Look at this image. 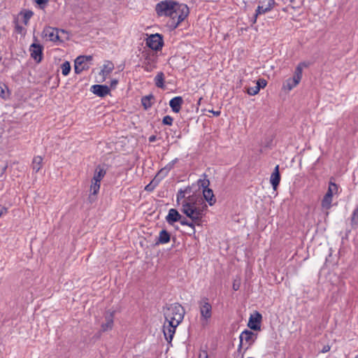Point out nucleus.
Masks as SVG:
<instances>
[{
    "mask_svg": "<svg viewBox=\"0 0 358 358\" xmlns=\"http://www.w3.org/2000/svg\"><path fill=\"white\" fill-rule=\"evenodd\" d=\"M191 190L189 187H187L184 190L180 189L176 195V201L178 204L181 205V202L184 201L185 199H187V196H186L187 194L190 195Z\"/></svg>",
    "mask_w": 358,
    "mask_h": 358,
    "instance_id": "24",
    "label": "nucleus"
},
{
    "mask_svg": "<svg viewBox=\"0 0 358 358\" xmlns=\"http://www.w3.org/2000/svg\"><path fill=\"white\" fill-rule=\"evenodd\" d=\"M207 205L202 198L196 194L188 195L181 202V211L196 225H201Z\"/></svg>",
    "mask_w": 358,
    "mask_h": 358,
    "instance_id": "1",
    "label": "nucleus"
},
{
    "mask_svg": "<svg viewBox=\"0 0 358 358\" xmlns=\"http://www.w3.org/2000/svg\"><path fill=\"white\" fill-rule=\"evenodd\" d=\"M43 37L46 41L56 42L59 41V30L57 29L48 27L43 31Z\"/></svg>",
    "mask_w": 358,
    "mask_h": 358,
    "instance_id": "13",
    "label": "nucleus"
},
{
    "mask_svg": "<svg viewBox=\"0 0 358 358\" xmlns=\"http://www.w3.org/2000/svg\"><path fill=\"white\" fill-rule=\"evenodd\" d=\"M4 93V91L3 89H1V94H3Z\"/></svg>",
    "mask_w": 358,
    "mask_h": 358,
    "instance_id": "50",
    "label": "nucleus"
},
{
    "mask_svg": "<svg viewBox=\"0 0 358 358\" xmlns=\"http://www.w3.org/2000/svg\"><path fill=\"white\" fill-rule=\"evenodd\" d=\"M248 358H253V357H248Z\"/></svg>",
    "mask_w": 358,
    "mask_h": 358,
    "instance_id": "53",
    "label": "nucleus"
},
{
    "mask_svg": "<svg viewBox=\"0 0 358 358\" xmlns=\"http://www.w3.org/2000/svg\"><path fill=\"white\" fill-rule=\"evenodd\" d=\"M297 84H296L292 79L288 78L284 82L282 85V88L288 91H290Z\"/></svg>",
    "mask_w": 358,
    "mask_h": 358,
    "instance_id": "32",
    "label": "nucleus"
},
{
    "mask_svg": "<svg viewBox=\"0 0 358 358\" xmlns=\"http://www.w3.org/2000/svg\"><path fill=\"white\" fill-rule=\"evenodd\" d=\"M163 171H164V170H163V169H162V170H161V171L159 172L158 175L161 174Z\"/></svg>",
    "mask_w": 358,
    "mask_h": 358,
    "instance_id": "51",
    "label": "nucleus"
},
{
    "mask_svg": "<svg viewBox=\"0 0 358 358\" xmlns=\"http://www.w3.org/2000/svg\"><path fill=\"white\" fill-rule=\"evenodd\" d=\"M173 119L172 117H171L169 115H166L164 117V118L162 120V123L164 124L171 126L173 124Z\"/></svg>",
    "mask_w": 358,
    "mask_h": 358,
    "instance_id": "36",
    "label": "nucleus"
},
{
    "mask_svg": "<svg viewBox=\"0 0 358 358\" xmlns=\"http://www.w3.org/2000/svg\"><path fill=\"white\" fill-rule=\"evenodd\" d=\"M156 140V136H151L149 137V141L150 142H154Z\"/></svg>",
    "mask_w": 358,
    "mask_h": 358,
    "instance_id": "44",
    "label": "nucleus"
},
{
    "mask_svg": "<svg viewBox=\"0 0 358 358\" xmlns=\"http://www.w3.org/2000/svg\"><path fill=\"white\" fill-rule=\"evenodd\" d=\"M153 182L152 181L150 184L145 186V189L148 192H151L154 189L155 185H153Z\"/></svg>",
    "mask_w": 358,
    "mask_h": 358,
    "instance_id": "39",
    "label": "nucleus"
},
{
    "mask_svg": "<svg viewBox=\"0 0 358 358\" xmlns=\"http://www.w3.org/2000/svg\"><path fill=\"white\" fill-rule=\"evenodd\" d=\"M157 57L155 54L147 53L142 67L147 72H152L157 68Z\"/></svg>",
    "mask_w": 358,
    "mask_h": 358,
    "instance_id": "11",
    "label": "nucleus"
},
{
    "mask_svg": "<svg viewBox=\"0 0 358 358\" xmlns=\"http://www.w3.org/2000/svg\"><path fill=\"white\" fill-rule=\"evenodd\" d=\"M337 194H338V186L335 182L329 181L328 189L321 201L322 208L325 210H329L331 208L333 196Z\"/></svg>",
    "mask_w": 358,
    "mask_h": 358,
    "instance_id": "4",
    "label": "nucleus"
},
{
    "mask_svg": "<svg viewBox=\"0 0 358 358\" xmlns=\"http://www.w3.org/2000/svg\"><path fill=\"white\" fill-rule=\"evenodd\" d=\"M164 42L162 36L159 34H151L146 39V45L154 50H159L163 46Z\"/></svg>",
    "mask_w": 358,
    "mask_h": 358,
    "instance_id": "10",
    "label": "nucleus"
},
{
    "mask_svg": "<svg viewBox=\"0 0 358 358\" xmlns=\"http://www.w3.org/2000/svg\"><path fill=\"white\" fill-rule=\"evenodd\" d=\"M176 161H177V159H174V160L172 162V164H171H171H169V170H170V169L172 168L173 165L176 162Z\"/></svg>",
    "mask_w": 358,
    "mask_h": 358,
    "instance_id": "46",
    "label": "nucleus"
},
{
    "mask_svg": "<svg viewBox=\"0 0 358 358\" xmlns=\"http://www.w3.org/2000/svg\"><path fill=\"white\" fill-rule=\"evenodd\" d=\"M62 73L64 76L69 75L71 71V65L69 62H65L61 65Z\"/></svg>",
    "mask_w": 358,
    "mask_h": 358,
    "instance_id": "34",
    "label": "nucleus"
},
{
    "mask_svg": "<svg viewBox=\"0 0 358 358\" xmlns=\"http://www.w3.org/2000/svg\"><path fill=\"white\" fill-rule=\"evenodd\" d=\"M199 358H208V352L206 350L200 351Z\"/></svg>",
    "mask_w": 358,
    "mask_h": 358,
    "instance_id": "40",
    "label": "nucleus"
},
{
    "mask_svg": "<svg viewBox=\"0 0 358 358\" xmlns=\"http://www.w3.org/2000/svg\"><path fill=\"white\" fill-rule=\"evenodd\" d=\"M262 320V315L256 312L255 315H251L249 319L248 327L253 330H259L260 329V322Z\"/></svg>",
    "mask_w": 358,
    "mask_h": 358,
    "instance_id": "16",
    "label": "nucleus"
},
{
    "mask_svg": "<svg viewBox=\"0 0 358 358\" xmlns=\"http://www.w3.org/2000/svg\"><path fill=\"white\" fill-rule=\"evenodd\" d=\"M275 2L274 0H264L260 1L252 20V24L256 23L257 17L259 15L271 11L275 7Z\"/></svg>",
    "mask_w": 358,
    "mask_h": 358,
    "instance_id": "7",
    "label": "nucleus"
},
{
    "mask_svg": "<svg viewBox=\"0 0 358 358\" xmlns=\"http://www.w3.org/2000/svg\"><path fill=\"white\" fill-rule=\"evenodd\" d=\"M350 224L353 229H357L358 227V207L355 208L352 211L350 218Z\"/></svg>",
    "mask_w": 358,
    "mask_h": 358,
    "instance_id": "29",
    "label": "nucleus"
},
{
    "mask_svg": "<svg viewBox=\"0 0 358 358\" xmlns=\"http://www.w3.org/2000/svg\"><path fill=\"white\" fill-rule=\"evenodd\" d=\"M170 241V234L166 230H162L159 232V235L158 237V240L157 241V244H165L169 243Z\"/></svg>",
    "mask_w": 358,
    "mask_h": 358,
    "instance_id": "25",
    "label": "nucleus"
},
{
    "mask_svg": "<svg viewBox=\"0 0 358 358\" xmlns=\"http://www.w3.org/2000/svg\"><path fill=\"white\" fill-rule=\"evenodd\" d=\"M35 2L38 4L41 8H43L48 2V0H35Z\"/></svg>",
    "mask_w": 358,
    "mask_h": 358,
    "instance_id": "38",
    "label": "nucleus"
},
{
    "mask_svg": "<svg viewBox=\"0 0 358 358\" xmlns=\"http://www.w3.org/2000/svg\"><path fill=\"white\" fill-rule=\"evenodd\" d=\"M306 66L305 63H300L296 66L293 78H290L296 84H299L302 78L303 67Z\"/></svg>",
    "mask_w": 358,
    "mask_h": 358,
    "instance_id": "21",
    "label": "nucleus"
},
{
    "mask_svg": "<svg viewBox=\"0 0 358 358\" xmlns=\"http://www.w3.org/2000/svg\"><path fill=\"white\" fill-rule=\"evenodd\" d=\"M259 92V87L255 85L254 87H250L247 89V93L250 95L254 96Z\"/></svg>",
    "mask_w": 358,
    "mask_h": 358,
    "instance_id": "35",
    "label": "nucleus"
},
{
    "mask_svg": "<svg viewBox=\"0 0 358 358\" xmlns=\"http://www.w3.org/2000/svg\"><path fill=\"white\" fill-rule=\"evenodd\" d=\"M198 184L203 188V195L205 200L209 203L210 206L215 204L216 199L215 198L213 192L211 189L208 188L210 181L206 178L199 179Z\"/></svg>",
    "mask_w": 358,
    "mask_h": 358,
    "instance_id": "8",
    "label": "nucleus"
},
{
    "mask_svg": "<svg viewBox=\"0 0 358 358\" xmlns=\"http://www.w3.org/2000/svg\"><path fill=\"white\" fill-rule=\"evenodd\" d=\"M43 166V158L41 156H36L32 161V169L35 172L41 170Z\"/></svg>",
    "mask_w": 358,
    "mask_h": 358,
    "instance_id": "27",
    "label": "nucleus"
},
{
    "mask_svg": "<svg viewBox=\"0 0 358 358\" xmlns=\"http://www.w3.org/2000/svg\"><path fill=\"white\" fill-rule=\"evenodd\" d=\"M154 99L155 97L152 94H149L142 97L141 103L145 110L150 108L152 106V100H154Z\"/></svg>",
    "mask_w": 358,
    "mask_h": 358,
    "instance_id": "26",
    "label": "nucleus"
},
{
    "mask_svg": "<svg viewBox=\"0 0 358 358\" xmlns=\"http://www.w3.org/2000/svg\"><path fill=\"white\" fill-rule=\"evenodd\" d=\"M114 312L107 311L105 315L106 322L101 325L103 331L110 330L113 326Z\"/></svg>",
    "mask_w": 358,
    "mask_h": 358,
    "instance_id": "18",
    "label": "nucleus"
},
{
    "mask_svg": "<svg viewBox=\"0 0 358 358\" xmlns=\"http://www.w3.org/2000/svg\"><path fill=\"white\" fill-rule=\"evenodd\" d=\"M330 350V346L329 345H324L323 348L321 350L322 353H326Z\"/></svg>",
    "mask_w": 358,
    "mask_h": 358,
    "instance_id": "41",
    "label": "nucleus"
},
{
    "mask_svg": "<svg viewBox=\"0 0 358 358\" xmlns=\"http://www.w3.org/2000/svg\"><path fill=\"white\" fill-rule=\"evenodd\" d=\"M198 303L201 315L200 320L201 322L206 324L212 317V305L210 303L209 299L206 297L201 299Z\"/></svg>",
    "mask_w": 358,
    "mask_h": 358,
    "instance_id": "5",
    "label": "nucleus"
},
{
    "mask_svg": "<svg viewBox=\"0 0 358 358\" xmlns=\"http://www.w3.org/2000/svg\"><path fill=\"white\" fill-rule=\"evenodd\" d=\"M178 325L171 322H165L163 326V332L165 339L169 344H171L173 336L176 333V329Z\"/></svg>",
    "mask_w": 358,
    "mask_h": 358,
    "instance_id": "12",
    "label": "nucleus"
},
{
    "mask_svg": "<svg viewBox=\"0 0 358 358\" xmlns=\"http://www.w3.org/2000/svg\"><path fill=\"white\" fill-rule=\"evenodd\" d=\"M233 287H234V289H235V290H236V289H238V288H236V287H237V285H235L234 284Z\"/></svg>",
    "mask_w": 358,
    "mask_h": 358,
    "instance_id": "49",
    "label": "nucleus"
},
{
    "mask_svg": "<svg viewBox=\"0 0 358 358\" xmlns=\"http://www.w3.org/2000/svg\"><path fill=\"white\" fill-rule=\"evenodd\" d=\"M239 338L240 343L238 347V351L240 352L243 347H245L244 351H246L254 343L257 336L251 331L245 330L241 334Z\"/></svg>",
    "mask_w": 358,
    "mask_h": 358,
    "instance_id": "6",
    "label": "nucleus"
},
{
    "mask_svg": "<svg viewBox=\"0 0 358 358\" xmlns=\"http://www.w3.org/2000/svg\"><path fill=\"white\" fill-rule=\"evenodd\" d=\"M117 84V80H113L111 81L110 85H111V87H115Z\"/></svg>",
    "mask_w": 358,
    "mask_h": 358,
    "instance_id": "43",
    "label": "nucleus"
},
{
    "mask_svg": "<svg viewBox=\"0 0 358 358\" xmlns=\"http://www.w3.org/2000/svg\"><path fill=\"white\" fill-rule=\"evenodd\" d=\"M280 182L279 165H276L270 177V182L274 190H276Z\"/></svg>",
    "mask_w": 358,
    "mask_h": 358,
    "instance_id": "17",
    "label": "nucleus"
},
{
    "mask_svg": "<svg viewBox=\"0 0 358 358\" xmlns=\"http://www.w3.org/2000/svg\"><path fill=\"white\" fill-rule=\"evenodd\" d=\"M15 29H17V31L18 32H20V33H21V32H22V27H20V26H19V25H16Z\"/></svg>",
    "mask_w": 358,
    "mask_h": 358,
    "instance_id": "45",
    "label": "nucleus"
},
{
    "mask_svg": "<svg viewBox=\"0 0 358 358\" xmlns=\"http://www.w3.org/2000/svg\"><path fill=\"white\" fill-rule=\"evenodd\" d=\"M100 186H101V182H95V181H93L92 180L91 181V185H90V192H91V195H96L99 191V189H100Z\"/></svg>",
    "mask_w": 358,
    "mask_h": 358,
    "instance_id": "31",
    "label": "nucleus"
},
{
    "mask_svg": "<svg viewBox=\"0 0 358 358\" xmlns=\"http://www.w3.org/2000/svg\"><path fill=\"white\" fill-rule=\"evenodd\" d=\"M212 113L215 115V116H219L220 115V111H212Z\"/></svg>",
    "mask_w": 358,
    "mask_h": 358,
    "instance_id": "47",
    "label": "nucleus"
},
{
    "mask_svg": "<svg viewBox=\"0 0 358 358\" xmlns=\"http://www.w3.org/2000/svg\"><path fill=\"white\" fill-rule=\"evenodd\" d=\"M113 69L114 64L110 61H106L103 64V68L100 73V74L103 76V79L105 80L106 78L113 71Z\"/></svg>",
    "mask_w": 358,
    "mask_h": 358,
    "instance_id": "22",
    "label": "nucleus"
},
{
    "mask_svg": "<svg viewBox=\"0 0 358 358\" xmlns=\"http://www.w3.org/2000/svg\"><path fill=\"white\" fill-rule=\"evenodd\" d=\"M159 16L170 17L175 27L182 22L189 15V8L185 4H178L173 1L166 0L158 3L155 7Z\"/></svg>",
    "mask_w": 358,
    "mask_h": 358,
    "instance_id": "2",
    "label": "nucleus"
},
{
    "mask_svg": "<svg viewBox=\"0 0 358 358\" xmlns=\"http://www.w3.org/2000/svg\"><path fill=\"white\" fill-rule=\"evenodd\" d=\"M155 85L159 88L164 87V74L163 72H158L155 78Z\"/></svg>",
    "mask_w": 358,
    "mask_h": 358,
    "instance_id": "28",
    "label": "nucleus"
},
{
    "mask_svg": "<svg viewBox=\"0 0 358 358\" xmlns=\"http://www.w3.org/2000/svg\"><path fill=\"white\" fill-rule=\"evenodd\" d=\"M233 287H234V289H235V290H236V289H238V288H236V287H237V285H235L234 284Z\"/></svg>",
    "mask_w": 358,
    "mask_h": 358,
    "instance_id": "48",
    "label": "nucleus"
},
{
    "mask_svg": "<svg viewBox=\"0 0 358 358\" xmlns=\"http://www.w3.org/2000/svg\"><path fill=\"white\" fill-rule=\"evenodd\" d=\"M33 12L31 10H24L23 12L20 13V16L22 17V22L27 25L29 23V20L33 16Z\"/></svg>",
    "mask_w": 358,
    "mask_h": 358,
    "instance_id": "30",
    "label": "nucleus"
},
{
    "mask_svg": "<svg viewBox=\"0 0 358 358\" xmlns=\"http://www.w3.org/2000/svg\"><path fill=\"white\" fill-rule=\"evenodd\" d=\"M355 358H358V355Z\"/></svg>",
    "mask_w": 358,
    "mask_h": 358,
    "instance_id": "52",
    "label": "nucleus"
},
{
    "mask_svg": "<svg viewBox=\"0 0 358 358\" xmlns=\"http://www.w3.org/2000/svg\"><path fill=\"white\" fill-rule=\"evenodd\" d=\"M92 60V56H79L75 59L74 71L76 74H80L83 71L90 69V62Z\"/></svg>",
    "mask_w": 358,
    "mask_h": 358,
    "instance_id": "9",
    "label": "nucleus"
},
{
    "mask_svg": "<svg viewBox=\"0 0 358 358\" xmlns=\"http://www.w3.org/2000/svg\"><path fill=\"white\" fill-rule=\"evenodd\" d=\"M183 103V99L181 96H176L170 100L169 106L174 113H178Z\"/></svg>",
    "mask_w": 358,
    "mask_h": 358,
    "instance_id": "20",
    "label": "nucleus"
},
{
    "mask_svg": "<svg viewBox=\"0 0 358 358\" xmlns=\"http://www.w3.org/2000/svg\"><path fill=\"white\" fill-rule=\"evenodd\" d=\"M29 52L31 57L36 62H40L43 57V47L37 43H33L30 45Z\"/></svg>",
    "mask_w": 358,
    "mask_h": 358,
    "instance_id": "14",
    "label": "nucleus"
},
{
    "mask_svg": "<svg viewBox=\"0 0 358 358\" xmlns=\"http://www.w3.org/2000/svg\"><path fill=\"white\" fill-rule=\"evenodd\" d=\"M105 175L106 171L101 166H98L96 168L94 171V176L92 180L101 182L102 179L104 178Z\"/></svg>",
    "mask_w": 358,
    "mask_h": 358,
    "instance_id": "23",
    "label": "nucleus"
},
{
    "mask_svg": "<svg viewBox=\"0 0 358 358\" xmlns=\"http://www.w3.org/2000/svg\"><path fill=\"white\" fill-rule=\"evenodd\" d=\"M178 222H180V224L183 226H188V227H191L193 231H195V225H196V224L192 220L189 221L187 218L182 217L181 216L180 220H179Z\"/></svg>",
    "mask_w": 358,
    "mask_h": 358,
    "instance_id": "33",
    "label": "nucleus"
},
{
    "mask_svg": "<svg viewBox=\"0 0 358 358\" xmlns=\"http://www.w3.org/2000/svg\"><path fill=\"white\" fill-rule=\"evenodd\" d=\"M6 212H7V209L3 206H0V217L1 215H3V214L6 213Z\"/></svg>",
    "mask_w": 358,
    "mask_h": 358,
    "instance_id": "42",
    "label": "nucleus"
},
{
    "mask_svg": "<svg viewBox=\"0 0 358 358\" xmlns=\"http://www.w3.org/2000/svg\"><path fill=\"white\" fill-rule=\"evenodd\" d=\"M256 85H257V86L259 87V90H260L261 88H264L266 86L267 82L266 80L262 78V79H259L257 81Z\"/></svg>",
    "mask_w": 358,
    "mask_h": 358,
    "instance_id": "37",
    "label": "nucleus"
},
{
    "mask_svg": "<svg viewBox=\"0 0 358 358\" xmlns=\"http://www.w3.org/2000/svg\"><path fill=\"white\" fill-rule=\"evenodd\" d=\"M180 218L181 215L178 213V211L175 208H171L166 217V220L169 224H173V223L180 220Z\"/></svg>",
    "mask_w": 358,
    "mask_h": 358,
    "instance_id": "19",
    "label": "nucleus"
},
{
    "mask_svg": "<svg viewBox=\"0 0 358 358\" xmlns=\"http://www.w3.org/2000/svg\"><path fill=\"white\" fill-rule=\"evenodd\" d=\"M163 312L166 322L179 325L184 318L185 310L182 306L178 303H173L166 306L164 308Z\"/></svg>",
    "mask_w": 358,
    "mask_h": 358,
    "instance_id": "3",
    "label": "nucleus"
},
{
    "mask_svg": "<svg viewBox=\"0 0 358 358\" xmlns=\"http://www.w3.org/2000/svg\"><path fill=\"white\" fill-rule=\"evenodd\" d=\"M91 91L100 97H104L110 92V88L107 85H94L91 87Z\"/></svg>",
    "mask_w": 358,
    "mask_h": 358,
    "instance_id": "15",
    "label": "nucleus"
}]
</instances>
